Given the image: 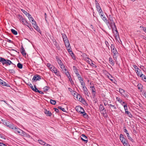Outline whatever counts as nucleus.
I'll return each mask as SVG.
<instances>
[{
  "instance_id": "nucleus-1",
  "label": "nucleus",
  "mask_w": 146,
  "mask_h": 146,
  "mask_svg": "<svg viewBox=\"0 0 146 146\" xmlns=\"http://www.w3.org/2000/svg\"><path fill=\"white\" fill-rule=\"evenodd\" d=\"M119 91L121 94V96L125 98H128L130 94L126 91L121 88H119Z\"/></svg>"
},
{
  "instance_id": "nucleus-2",
  "label": "nucleus",
  "mask_w": 146,
  "mask_h": 146,
  "mask_svg": "<svg viewBox=\"0 0 146 146\" xmlns=\"http://www.w3.org/2000/svg\"><path fill=\"white\" fill-rule=\"evenodd\" d=\"M0 62H1L3 65L6 64L8 66L12 64H13L14 66L15 65L10 60L5 59L1 57H0Z\"/></svg>"
},
{
  "instance_id": "nucleus-3",
  "label": "nucleus",
  "mask_w": 146,
  "mask_h": 146,
  "mask_svg": "<svg viewBox=\"0 0 146 146\" xmlns=\"http://www.w3.org/2000/svg\"><path fill=\"white\" fill-rule=\"evenodd\" d=\"M101 17L104 21L106 23V24H108L109 23V21L107 20L106 17L104 15V14L103 11L99 12V13Z\"/></svg>"
},
{
  "instance_id": "nucleus-4",
  "label": "nucleus",
  "mask_w": 146,
  "mask_h": 146,
  "mask_svg": "<svg viewBox=\"0 0 146 146\" xmlns=\"http://www.w3.org/2000/svg\"><path fill=\"white\" fill-rule=\"evenodd\" d=\"M62 37L63 38V40L65 43V45L68 46V44L69 45V43L66 35L64 33H62Z\"/></svg>"
},
{
  "instance_id": "nucleus-5",
  "label": "nucleus",
  "mask_w": 146,
  "mask_h": 146,
  "mask_svg": "<svg viewBox=\"0 0 146 146\" xmlns=\"http://www.w3.org/2000/svg\"><path fill=\"white\" fill-rule=\"evenodd\" d=\"M22 24L27 27H28L30 29H31V25L30 23H29L27 21L26 19L24 18L21 22Z\"/></svg>"
},
{
  "instance_id": "nucleus-6",
  "label": "nucleus",
  "mask_w": 146,
  "mask_h": 146,
  "mask_svg": "<svg viewBox=\"0 0 146 146\" xmlns=\"http://www.w3.org/2000/svg\"><path fill=\"white\" fill-rule=\"evenodd\" d=\"M99 110L101 113L103 114L105 113L106 112V110L103 106L102 104H100L99 106Z\"/></svg>"
},
{
  "instance_id": "nucleus-7",
  "label": "nucleus",
  "mask_w": 146,
  "mask_h": 146,
  "mask_svg": "<svg viewBox=\"0 0 146 146\" xmlns=\"http://www.w3.org/2000/svg\"><path fill=\"white\" fill-rule=\"evenodd\" d=\"M41 79L40 76L38 75H36L33 76L32 80L34 82L35 80H39Z\"/></svg>"
},
{
  "instance_id": "nucleus-8",
  "label": "nucleus",
  "mask_w": 146,
  "mask_h": 146,
  "mask_svg": "<svg viewBox=\"0 0 146 146\" xmlns=\"http://www.w3.org/2000/svg\"><path fill=\"white\" fill-rule=\"evenodd\" d=\"M76 110L78 112L81 113L83 114L85 113L83 109L80 106H78L76 107Z\"/></svg>"
},
{
  "instance_id": "nucleus-9",
  "label": "nucleus",
  "mask_w": 146,
  "mask_h": 146,
  "mask_svg": "<svg viewBox=\"0 0 146 146\" xmlns=\"http://www.w3.org/2000/svg\"><path fill=\"white\" fill-rule=\"evenodd\" d=\"M51 70L52 72H54L56 75L58 74V72L57 71V69L54 66H52V67H50Z\"/></svg>"
},
{
  "instance_id": "nucleus-10",
  "label": "nucleus",
  "mask_w": 146,
  "mask_h": 146,
  "mask_svg": "<svg viewBox=\"0 0 146 146\" xmlns=\"http://www.w3.org/2000/svg\"><path fill=\"white\" fill-rule=\"evenodd\" d=\"M120 139L122 143H123V142L126 141L127 140L124 137L123 135L121 134L120 135Z\"/></svg>"
},
{
  "instance_id": "nucleus-11",
  "label": "nucleus",
  "mask_w": 146,
  "mask_h": 146,
  "mask_svg": "<svg viewBox=\"0 0 146 146\" xmlns=\"http://www.w3.org/2000/svg\"><path fill=\"white\" fill-rule=\"evenodd\" d=\"M81 139L82 140L85 142L86 141V143L88 141V138L86 136V135L84 134H82L81 135Z\"/></svg>"
},
{
  "instance_id": "nucleus-12",
  "label": "nucleus",
  "mask_w": 146,
  "mask_h": 146,
  "mask_svg": "<svg viewBox=\"0 0 146 146\" xmlns=\"http://www.w3.org/2000/svg\"><path fill=\"white\" fill-rule=\"evenodd\" d=\"M14 129V130L15 132L16 133H19V134H20L23 132V131L20 129L19 128H17L15 127V128Z\"/></svg>"
},
{
  "instance_id": "nucleus-13",
  "label": "nucleus",
  "mask_w": 146,
  "mask_h": 146,
  "mask_svg": "<svg viewBox=\"0 0 146 146\" xmlns=\"http://www.w3.org/2000/svg\"><path fill=\"white\" fill-rule=\"evenodd\" d=\"M63 72H64L66 74L69 79L70 82H71V80H72V79H71V76L67 70H66L65 71Z\"/></svg>"
},
{
  "instance_id": "nucleus-14",
  "label": "nucleus",
  "mask_w": 146,
  "mask_h": 146,
  "mask_svg": "<svg viewBox=\"0 0 146 146\" xmlns=\"http://www.w3.org/2000/svg\"><path fill=\"white\" fill-rule=\"evenodd\" d=\"M76 98L78 100L82 102H85L84 100L82 98V97L80 95H77Z\"/></svg>"
},
{
  "instance_id": "nucleus-15",
  "label": "nucleus",
  "mask_w": 146,
  "mask_h": 146,
  "mask_svg": "<svg viewBox=\"0 0 146 146\" xmlns=\"http://www.w3.org/2000/svg\"><path fill=\"white\" fill-rule=\"evenodd\" d=\"M111 50L113 54V56H117L118 54V52L117 51L116 49L115 48L113 49H112Z\"/></svg>"
},
{
  "instance_id": "nucleus-16",
  "label": "nucleus",
  "mask_w": 146,
  "mask_h": 146,
  "mask_svg": "<svg viewBox=\"0 0 146 146\" xmlns=\"http://www.w3.org/2000/svg\"><path fill=\"white\" fill-rule=\"evenodd\" d=\"M0 84L3 86L7 87L9 86L7 83L0 79Z\"/></svg>"
},
{
  "instance_id": "nucleus-17",
  "label": "nucleus",
  "mask_w": 146,
  "mask_h": 146,
  "mask_svg": "<svg viewBox=\"0 0 146 146\" xmlns=\"http://www.w3.org/2000/svg\"><path fill=\"white\" fill-rule=\"evenodd\" d=\"M21 53L24 56H25L26 55V53L25 50V49L23 48V46H21Z\"/></svg>"
},
{
  "instance_id": "nucleus-18",
  "label": "nucleus",
  "mask_w": 146,
  "mask_h": 146,
  "mask_svg": "<svg viewBox=\"0 0 146 146\" xmlns=\"http://www.w3.org/2000/svg\"><path fill=\"white\" fill-rule=\"evenodd\" d=\"M44 113L46 114L47 116H50L52 115V113L49 111L47 110L46 109H44Z\"/></svg>"
},
{
  "instance_id": "nucleus-19",
  "label": "nucleus",
  "mask_w": 146,
  "mask_h": 146,
  "mask_svg": "<svg viewBox=\"0 0 146 146\" xmlns=\"http://www.w3.org/2000/svg\"><path fill=\"white\" fill-rule=\"evenodd\" d=\"M82 88L83 90L84 91V92L85 94L88 96H89V94H88V92L86 86L83 87Z\"/></svg>"
},
{
  "instance_id": "nucleus-20",
  "label": "nucleus",
  "mask_w": 146,
  "mask_h": 146,
  "mask_svg": "<svg viewBox=\"0 0 146 146\" xmlns=\"http://www.w3.org/2000/svg\"><path fill=\"white\" fill-rule=\"evenodd\" d=\"M113 28H111L112 30H113L114 29H115V35L116 36H117L119 35V34H118V31L117 30L116 27L115 26V25H113Z\"/></svg>"
},
{
  "instance_id": "nucleus-21",
  "label": "nucleus",
  "mask_w": 146,
  "mask_h": 146,
  "mask_svg": "<svg viewBox=\"0 0 146 146\" xmlns=\"http://www.w3.org/2000/svg\"><path fill=\"white\" fill-rule=\"evenodd\" d=\"M108 105L109 106V108L111 109L112 111H113V110L116 109V107L115 105H113L112 104H109Z\"/></svg>"
},
{
  "instance_id": "nucleus-22",
  "label": "nucleus",
  "mask_w": 146,
  "mask_h": 146,
  "mask_svg": "<svg viewBox=\"0 0 146 146\" xmlns=\"http://www.w3.org/2000/svg\"><path fill=\"white\" fill-rule=\"evenodd\" d=\"M109 23L108 24H106L107 25H110L111 28H112L113 29V25H114L115 24L113 21H111L109 22Z\"/></svg>"
},
{
  "instance_id": "nucleus-23",
  "label": "nucleus",
  "mask_w": 146,
  "mask_h": 146,
  "mask_svg": "<svg viewBox=\"0 0 146 146\" xmlns=\"http://www.w3.org/2000/svg\"><path fill=\"white\" fill-rule=\"evenodd\" d=\"M140 71V70H136L135 71L136 72V73L137 74V75L138 76H139L140 77H141L142 76L143 74H142V73L141 72V71Z\"/></svg>"
},
{
  "instance_id": "nucleus-24",
  "label": "nucleus",
  "mask_w": 146,
  "mask_h": 146,
  "mask_svg": "<svg viewBox=\"0 0 146 146\" xmlns=\"http://www.w3.org/2000/svg\"><path fill=\"white\" fill-rule=\"evenodd\" d=\"M60 66L63 72H64L65 70H67V69L65 68V66L63 64H61L60 65Z\"/></svg>"
},
{
  "instance_id": "nucleus-25",
  "label": "nucleus",
  "mask_w": 146,
  "mask_h": 146,
  "mask_svg": "<svg viewBox=\"0 0 146 146\" xmlns=\"http://www.w3.org/2000/svg\"><path fill=\"white\" fill-rule=\"evenodd\" d=\"M2 121L3 122V123L4 125H5L7 126H8V125L10 123V122L9 121H6L3 119H2Z\"/></svg>"
},
{
  "instance_id": "nucleus-26",
  "label": "nucleus",
  "mask_w": 146,
  "mask_h": 146,
  "mask_svg": "<svg viewBox=\"0 0 146 146\" xmlns=\"http://www.w3.org/2000/svg\"><path fill=\"white\" fill-rule=\"evenodd\" d=\"M109 60L110 63L112 66L115 64L114 61L112 60V58L111 57H110L109 59Z\"/></svg>"
},
{
  "instance_id": "nucleus-27",
  "label": "nucleus",
  "mask_w": 146,
  "mask_h": 146,
  "mask_svg": "<svg viewBox=\"0 0 146 146\" xmlns=\"http://www.w3.org/2000/svg\"><path fill=\"white\" fill-rule=\"evenodd\" d=\"M56 59L58 63L60 65L61 64H63L61 60L58 56L56 57Z\"/></svg>"
},
{
  "instance_id": "nucleus-28",
  "label": "nucleus",
  "mask_w": 146,
  "mask_h": 146,
  "mask_svg": "<svg viewBox=\"0 0 146 146\" xmlns=\"http://www.w3.org/2000/svg\"><path fill=\"white\" fill-rule=\"evenodd\" d=\"M79 81L81 83V86L82 88L85 86L84 83L83 81V79H82L80 80Z\"/></svg>"
},
{
  "instance_id": "nucleus-29",
  "label": "nucleus",
  "mask_w": 146,
  "mask_h": 146,
  "mask_svg": "<svg viewBox=\"0 0 146 146\" xmlns=\"http://www.w3.org/2000/svg\"><path fill=\"white\" fill-rule=\"evenodd\" d=\"M96 7L97 9V10L99 13V12H102V11L99 5H97V6H96Z\"/></svg>"
},
{
  "instance_id": "nucleus-30",
  "label": "nucleus",
  "mask_w": 146,
  "mask_h": 146,
  "mask_svg": "<svg viewBox=\"0 0 146 146\" xmlns=\"http://www.w3.org/2000/svg\"><path fill=\"white\" fill-rule=\"evenodd\" d=\"M7 127H9L13 129H14L15 127L13 124L12 123H11L10 122V124L9 125H8V126Z\"/></svg>"
},
{
  "instance_id": "nucleus-31",
  "label": "nucleus",
  "mask_w": 146,
  "mask_h": 146,
  "mask_svg": "<svg viewBox=\"0 0 146 146\" xmlns=\"http://www.w3.org/2000/svg\"><path fill=\"white\" fill-rule=\"evenodd\" d=\"M125 114H127L128 116L132 118L133 117V115L131 114V113L129 111H126L125 113Z\"/></svg>"
},
{
  "instance_id": "nucleus-32",
  "label": "nucleus",
  "mask_w": 146,
  "mask_h": 146,
  "mask_svg": "<svg viewBox=\"0 0 146 146\" xmlns=\"http://www.w3.org/2000/svg\"><path fill=\"white\" fill-rule=\"evenodd\" d=\"M117 100L120 103H125V102H123L122 100L119 98H116Z\"/></svg>"
},
{
  "instance_id": "nucleus-33",
  "label": "nucleus",
  "mask_w": 146,
  "mask_h": 146,
  "mask_svg": "<svg viewBox=\"0 0 146 146\" xmlns=\"http://www.w3.org/2000/svg\"><path fill=\"white\" fill-rule=\"evenodd\" d=\"M18 18L21 22V21L24 19L21 15H18Z\"/></svg>"
},
{
  "instance_id": "nucleus-34",
  "label": "nucleus",
  "mask_w": 146,
  "mask_h": 146,
  "mask_svg": "<svg viewBox=\"0 0 146 146\" xmlns=\"http://www.w3.org/2000/svg\"><path fill=\"white\" fill-rule=\"evenodd\" d=\"M38 141L40 144L44 145V146L45 145L46 143L40 140H38Z\"/></svg>"
},
{
  "instance_id": "nucleus-35",
  "label": "nucleus",
  "mask_w": 146,
  "mask_h": 146,
  "mask_svg": "<svg viewBox=\"0 0 146 146\" xmlns=\"http://www.w3.org/2000/svg\"><path fill=\"white\" fill-rule=\"evenodd\" d=\"M11 32H12V33L13 34H14L15 35H16L17 34V31H16L14 29H12L11 30Z\"/></svg>"
},
{
  "instance_id": "nucleus-36",
  "label": "nucleus",
  "mask_w": 146,
  "mask_h": 146,
  "mask_svg": "<svg viewBox=\"0 0 146 146\" xmlns=\"http://www.w3.org/2000/svg\"><path fill=\"white\" fill-rule=\"evenodd\" d=\"M127 135V138L128 139L130 140L132 142H133V140L132 139L131 137L129 135V133H128L126 134Z\"/></svg>"
},
{
  "instance_id": "nucleus-37",
  "label": "nucleus",
  "mask_w": 146,
  "mask_h": 146,
  "mask_svg": "<svg viewBox=\"0 0 146 146\" xmlns=\"http://www.w3.org/2000/svg\"><path fill=\"white\" fill-rule=\"evenodd\" d=\"M50 103L53 105H55L56 103L55 100L51 99L50 100Z\"/></svg>"
},
{
  "instance_id": "nucleus-38",
  "label": "nucleus",
  "mask_w": 146,
  "mask_h": 146,
  "mask_svg": "<svg viewBox=\"0 0 146 146\" xmlns=\"http://www.w3.org/2000/svg\"><path fill=\"white\" fill-rule=\"evenodd\" d=\"M66 47L67 48V50L69 52V51H71V47L70 46V44L69 45L68 44V45H65Z\"/></svg>"
},
{
  "instance_id": "nucleus-39",
  "label": "nucleus",
  "mask_w": 146,
  "mask_h": 146,
  "mask_svg": "<svg viewBox=\"0 0 146 146\" xmlns=\"http://www.w3.org/2000/svg\"><path fill=\"white\" fill-rule=\"evenodd\" d=\"M17 67L20 68L22 69L23 68V65L21 63H19L17 64Z\"/></svg>"
},
{
  "instance_id": "nucleus-40",
  "label": "nucleus",
  "mask_w": 146,
  "mask_h": 146,
  "mask_svg": "<svg viewBox=\"0 0 146 146\" xmlns=\"http://www.w3.org/2000/svg\"><path fill=\"white\" fill-rule=\"evenodd\" d=\"M123 107L124 108V110H125V113L126 112V111H128V109H127V104H125L123 106Z\"/></svg>"
},
{
  "instance_id": "nucleus-41",
  "label": "nucleus",
  "mask_w": 146,
  "mask_h": 146,
  "mask_svg": "<svg viewBox=\"0 0 146 146\" xmlns=\"http://www.w3.org/2000/svg\"><path fill=\"white\" fill-rule=\"evenodd\" d=\"M33 27L35 29L37 30V31L38 32L40 31L39 28L38 26L37 25L34 26Z\"/></svg>"
},
{
  "instance_id": "nucleus-42",
  "label": "nucleus",
  "mask_w": 146,
  "mask_h": 146,
  "mask_svg": "<svg viewBox=\"0 0 146 146\" xmlns=\"http://www.w3.org/2000/svg\"><path fill=\"white\" fill-rule=\"evenodd\" d=\"M123 143V145L124 146H127L129 144L127 140H126V141L123 142V143Z\"/></svg>"
},
{
  "instance_id": "nucleus-43",
  "label": "nucleus",
  "mask_w": 146,
  "mask_h": 146,
  "mask_svg": "<svg viewBox=\"0 0 146 146\" xmlns=\"http://www.w3.org/2000/svg\"><path fill=\"white\" fill-rule=\"evenodd\" d=\"M49 88V87L47 86H46L43 88V89L44 90V91L46 92L47 91Z\"/></svg>"
},
{
  "instance_id": "nucleus-44",
  "label": "nucleus",
  "mask_w": 146,
  "mask_h": 146,
  "mask_svg": "<svg viewBox=\"0 0 146 146\" xmlns=\"http://www.w3.org/2000/svg\"><path fill=\"white\" fill-rule=\"evenodd\" d=\"M141 77L142 79L144 80L146 82V76L145 75L143 74L142 76Z\"/></svg>"
},
{
  "instance_id": "nucleus-45",
  "label": "nucleus",
  "mask_w": 146,
  "mask_h": 146,
  "mask_svg": "<svg viewBox=\"0 0 146 146\" xmlns=\"http://www.w3.org/2000/svg\"><path fill=\"white\" fill-rule=\"evenodd\" d=\"M58 109L61 110L64 112L66 111L65 109L61 106H58Z\"/></svg>"
},
{
  "instance_id": "nucleus-46",
  "label": "nucleus",
  "mask_w": 146,
  "mask_h": 146,
  "mask_svg": "<svg viewBox=\"0 0 146 146\" xmlns=\"http://www.w3.org/2000/svg\"><path fill=\"white\" fill-rule=\"evenodd\" d=\"M73 68L74 71L75 73L78 72V70H77V69L76 68V67L75 66H74L73 67Z\"/></svg>"
},
{
  "instance_id": "nucleus-47",
  "label": "nucleus",
  "mask_w": 146,
  "mask_h": 146,
  "mask_svg": "<svg viewBox=\"0 0 146 146\" xmlns=\"http://www.w3.org/2000/svg\"><path fill=\"white\" fill-rule=\"evenodd\" d=\"M138 88L139 89H142L143 87V86L141 84H139L137 85Z\"/></svg>"
},
{
  "instance_id": "nucleus-48",
  "label": "nucleus",
  "mask_w": 146,
  "mask_h": 146,
  "mask_svg": "<svg viewBox=\"0 0 146 146\" xmlns=\"http://www.w3.org/2000/svg\"><path fill=\"white\" fill-rule=\"evenodd\" d=\"M34 90H33V91L35 92H38V90L37 88H36V86L35 85H34Z\"/></svg>"
},
{
  "instance_id": "nucleus-49",
  "label": "nucleus",
  "mask_w": 146,
  "mask_h": 146,
  "mask_svg": "<svg viewBox=\"0 0 146 146\" xmlns=\"http://www.w3.org/2000/svg\"><path fill=\"white\" fill-rule=\"evenodd\" d=\"M27 17H28L30 22H31V20H30V19H31V18H32V16H31V15L29 14V13H28V14H27Z\"/></svg>"
},
{
  "instance_id": "nucleus-50",
  "label": "nucleus",
  "mask_w": 146,
  "mask_h": 146,
  "mask_svg": "<svg viewBox=\"0 0 146 146\" xmlns=\"http://www.w3.org/2000/svg\"><path fill=\"white\" fill-rule=\"evenodd\" d=\"M8 71L11 73H12L13 74H15V71L13 69H9Z\"/></svg>"
},
{
  "instance_id": "nucleus-51",
  "label": "nucleus",
  "mask_w": 146,
  "mask_h": 146,
  "mask_svg": "<svg viewBox=\"0 0 146 146\" xmlns=\"http://www.w3.org/2000/svg\"><path fill=\"white\" fill-rule=\"evenodd\" d=\"M21 11H22V12L26 16H27V14L29 13L26 11L22 9Z\"/></svg>"
},
{
  "instance_id": "nucleus-52",
  "label": "nucleus",
  "mask_w": 146,
  "mask_h": 146,
  "mask_svg": "<svg viewBox=\"0 0 146 146\" xmlns=\"http://www.w3.org/2000/svg\"><path fill=\"white\" fill-rule=\"evenodd\" d=\"M69 52L72 57H73L74 56V54L72 52V50L69 51Z\"/></svg>"
},
{
  "instance_id": "nucleus-53",
  "label": "nucleus",
  "mask_w": 146,
  "mask_h": 146,
  "mask_svg": "<svg viewBox=\"0 0 146 146\" xmlns=\"http://www.w3.org/2000/svg\"><path fill=\"white\" fill-rule=\"evenodd\" d=\"M96 89L94 86H92V92H96Z\"/></svg>"
},
{
  "instance_id": "nucleus-54",
  "label": "nucleus",
  "mask_w": 146,
  "mask_h": 146,
  "mask_svg": "<svg viewBox=\"0 0 146 146\" xmlns=\"http://www.w3.org/2000/svg\"><path fill=\"white\" fill-rule=\"evenodd\" d=\"M47 66L50 69V67H52V66H53L50 63H48V64H47Z\"/></svg>"
},
{
  "instance_id": "nucleus-55",
  "label": "nucleus",
  "mask_w": 146,
  "mask_h": 146,
  "mask_svg": "<svg viewBox=\"0 0 146 146\" xmlns=\"http://www.w3.org/2000/svg\"><path fill=\"white\" fill-rule=\"evenodd\" d=\"M123 131L124 132H125L126 134L128 133V131L126 129L125 127H123Z\"/></svg>"
},
{
  "instance_id": "nucleus-56",
  "label": "nucleus",
  "mask_w": 146,
  "mask_h": 146,
  "mask_svg": "<svg viewBox=\"0 0 146 146\" xmlns=\"http://www.w3.org/2000/svg\"><path fill=\"white\" fill-rule=\"evenodd\" d=\"M78 77V79L80 80L82 79V78L80 76V75L79 74H78L76 76Z\"/></svg>"
},
{
  "instance_id": "nucleus-57",
  "label": "nucleus",
  "mask_w": 146,
  "mask_h": 146,
  "mask_svg": "<svg viewBox=\"0 0 146 146\" xmlns=\"http://www.w3.org/2000/svg\"><path fill=\"white\" fill-rule=\"evenodd\" d=\"M92 94L93 96V98L94 99L96 98V92H92Z\"/></svg>"
},
{
  "instance_id": "nucleus-58",
  "label": "nucleus",
  "mask_w": 146,
  "mask_h": 146,
  "mask_svg": "<svg viewBox=\"0 0 146 146\" xmlns=\"http://www.w3.org/2000/svg\"><path fill=\"white\" fill-rule=\"evenodd\" d=\"M133 66L134 68H135V69L139 70V69L138 68V67L136 65H133Z\"/></svg>"
},
{
  "instance_id": "nucleus-59",
  "label": "nucleus",
  "mask_w": 146,
  "mask_h": 146,
  "mask_svg": "<svg viewBox=\"0 0 146 146\" xmlns=\"http://www.w3.org/2000/svg\"><path fill=\"white\" fill-rule=\"evenodd\" d=\"M32 24L33 25V26H35L36 25H37L35 21H34L32 23Z\"/></svg>"
},
{
  "instance_id": "nucleus-60",
  "label": "nucleus",
  "mask_w": 146,
  "mask_h": 146,
  "mask_svg": "<svg viewBox=\"0 0 146 146\" xmlns=\"http://www.w3.org/2000/svg\"><path fill=\"white\" fill-rule=\"evenodd\" d=\"M96 64H94L92 62V67L95 68L96 67Z\"/></svg>"
},
{
  "instance_id": "nucleus-61",
  "label": "nucleus",
  "mask_w": 146,
  "mask_h": 146,
  "mask_svg": "<svg viewBox=\"0 0 146 146\" xmlns=\"http://www.w3.org/2000/svg\"><path fill=\"white\" fill-rule=\"evenodd\" d=\"M105 43H106V46H107L108 48H109V44L108 43V42L107 41H105Z\"/></svg>"
},
{
  "instance_id": "nucleus-62",
  "label": "nucleus",
  "mask_w": 146,
  "mask_h": 146,
  "mask_svg": "<svg viewBox=\"0 0 146 146\" xmlns=\"http://www.w3.org/2000/svg\"><path fill=\"white\" fill-rule=\"evenodd\" d=\"M54 109L55 111H56V112H59L58 109L54 108Z\"/></svg>"
},
{
  "instance_id": "nucleus-63",
  "label": "nucleus",
  "mask_w": 146,
  "mask_h": 146,
  "mask_svg": "<svg viewBox=\"0 0 146 146\" xmlns=\"http://www.w3.org/2000/svg\"><path fill=\"white\" fill-rule=\"evenodd\" d=\"M95 5H96V6H97V5H99V3H98V2L96 0L95 1Z\"/></svg>"
},
{
  "instance_id": "nucleus-64",
  "label": "nucleus",
  "mask_w": 146,
  "mask_h": 146,
  "mask_svg": "<svg viewBox=\"0 0 146 146\" xmlns=\"http://www.w3.org/2000/svg\"><path fill=\"white\" fill-rule=\"evenodd\" d=\"M111 50H112V49H113L115 48L114 45L112 44H111Z\"/></svg>"
}]
</instances>
